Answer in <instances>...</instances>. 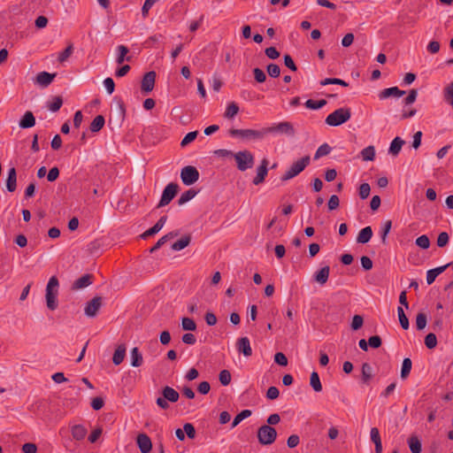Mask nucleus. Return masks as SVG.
<instances>
[{"mask_svg": "<svg viewBox=\"0 0 453 453\" xmlns=\"http://www.w3.org/2000/svg\"><path fill=\"white\" fill-rule=\"evenodd\" d=\"M362 381L365 384H368L372 379V367L368 363L362 365Z\"/></svg>", "mask_w": 453, "mask_h": 453, "instance_id": "36", "label": "nucleus"}, {"mask_svg": "<svg viewBox=\"0 0 453 453\" xmlns=\"http://www.w3.org/2000/svg\"><path fill=\"white\" fill-rule=\"evenodd\" d=\"M276 438L277 432L271 426L263 425L257 430V440L262 445H270L275 441Z\"/></svg>", "mask_w": 453, "mask_h": 453, "instance_id": "7", "label": "nucleus"}, {"mask_svg": "<svg viewBox=\"0 0 453 453\" xmlns=\"http://www.w3.org/2000/svg\"><path fill=\"white\" fill-rule=\"evenodd\" d=\"M405 143V142L401 137H395L390 144L389 147V153L396 156L399 154L403 145Z\"/></svg>", "mask_w": 453, "mask_h": 453, "instance_id": "29", "label": "nucleus"}, {"mask_svg": "<svg viewBox=\"0 0 453 453\" xmlns=\"http://www.w3.org/2000/svg\"><path fill=\"white\" fill-rule=\"evenodd\" d=\"M363 323H364L363 317L360 315H355L352 319L351 328L355 331L358 330L363 326Z\"/></svg>", "mask_w": 453, "mask_h": 453, "instance_id": "60", "label": "nucleus"}, {"mask_svg": "<svg viewBox=\"0 0 453 453\" xmlns=\"http://www.w3.org/2000/svg\"><path fill=\"white\" fill-rule=\"evenodd\" d=\"M392 227V221L391 220H386L383 222L381 232H380V237L382 243H386V240L388 237V233L390 232Z\"/></svg>", "mask_w": 453, "mask_h": 453, "instance_id": "41", "label": "nucleus"}, {"mask_svg": "<svg viewBox=\"0 0 453 453\" xmlns=\"http://www.w3.org/2000/svg\"><path fill=\"white\" fill-rule=\"evenodd\" d=\"M339 197L336 195H332L327 203L328 209L334 211L339 207Z\"/></svg>", "mask_w": 453, "mask_h": 453, "instance_id": "62", "label": "nucleus"}, {"mask_svg": "<svg viewBox=\"0 0 453 453\" xmlns=\"http://www.w3.org/2000/svg\"><path fill=\"white\" fill-rule=\"evenodd\" d=\"M91 283V276L85 274L74 281L73 288L74 289H80L89 286Z\"/></svg>", "mask_w": 453, "mask_h": 453, "instance_id": "30", "label": "nucleus"}, {"mask_svg": "<svg viewBox=\"0 0 453 453\" xmlns=\"http://www.w3.org/2000/svg\"><path fill=\"white\" fill-rule=\"evenodd\" d=\"M196 194H197V191L195 190L194 188H190V189L185 191L180 196V198L178 200V204L179 205L185 204L186 203H188V201L193 199L196 196Z\"/></svg>", "mask_w": 453, "mask_h": 453, "instance_id": "32", "label": "nucleus"}, {"mask_svg": "<svg viewBox=\"0 0 453 453\" xmlns=\"http://www.w3.org/2000/svg\"><path fill=\"white\" fill-rule=\"evenodd\" d=\"M63 104V100L60 96H55L53 101L49 104L48 108L50 111L56 112L58 111Z\"/></svg>", "mask_w": 453, "mask_h": 453, "instance_id": "51", "label": "nucleus"}, {"mask_svg": "<svg viewBox=\"0 0 453 453\" xmlns=\"http://www.w3.org/2000/svg\"><path fill=\"white\" fill-rule=\"evenodd\" d=\"M426 315L425 313H418L416 317V326L418 330H422L426 326Z\"/></svg>", "mask_w": 453, "mask_h": 453, "instance_id": "53", "label": "nucleus"}, {"mask_svg": "<svg viewBox=\"0 0 453 453\" xmlns=\"http://www.w3.org/2000/svg\"><path fill=\"white\" fill-rule=\"evenodd\" d=\"M268 163L266 158L262 159L260 165L257 169V175L252 181L254 185H259L265 180L268 173Z\"/></svg>", "mask_w": 453, "mask_h": 453, "instance_id": "14", "label": "nucleus"}, {"mask_svg": "<svg viewBox=\"0 0 453 453\" xmlns=\"http://www.w3.org/2000/svg\"><path fill=\"white\" fill-rule=\"evenodd\" d=\"M23 453H36L37 446L35 443L27 442L23 444L22 446Z\"/></svg>", "mask_w": 453, "mask_h": 453, "instance_id": "64", "label": "nucleus"}, {"mask_svg": "<svg viewBox=\"0 0 453 453\" xmlns=\"http://www.w3.org/2000/svg\"><path fill=\"white\" fill-rule=\"evenodd\" d=\"M409 448L411 451V453H420L422 450V445L420 440L416 436L412 435L411 436L408 441Z\"/></svg>", "mask_w": 453, "mask_h": 453, "instance_id": "28", "label": "nucleus"}, {"mask_svg": "<svg viewBox=\"0 0 453 453\" xmlns=\"http://www.w3.org/2000/svg\"><path fill=\"white\" fill-rule=\"evenodd\" d=\"M397 314H398V319H399V322L401 324V326L404 329V330H407L409 328V319L408 318L406 317L404 311H403V309L402 307H398L397 308Z\"/></svg>", "mask_w": 453, "mask_h": 453, "instance_id": "44", "label": "nucleus"}, {"mask_svg": "<svg viewBox=\"0 0 453 453\" xmlns=\"http://www.w3.org/2000/svg\"><path fill=\"white\" fill-rule=\"evenodd\" d=\"M425 344L427 349H434L437 345V338L434 333H429L425 337Z\"/></svg>", "mask_w": 453, "mask_h": 453, "instance_id": "47", "label": "nucleus"}, {"mask_svg": "<svg viewBox=\"0 0 453 453\" xmlns=\"http://www.w3.org/2000/svg\"><path fill=\"white\" fill-rule=\"evenodd\" d=\"M326 104V101L325 99H321L319 101H314L312 99H309L305 102V106L311 110H318L322 108Z\"/></svg>", "mask_w": 453, "mask_h": 453, "instance_id": "42", "label": "nucleus"}, {"mask_svg": "<svg viewBox=\"0 0 453 453\" xmlns=\"http://www.w3.org/2000/svg\"><path fill=\"white\" fill-rule=\"evenodd\" d=\"M274 362L281 366H286L288 365V358L282 352H277L274 355Z\"/></svg>", "mask_w": 453, "mask_h": 453, "instance_id": "61", "label": "nucleus"}, {"mask_svg": "<svg viewBox=\"0 0 453 453\" xmlns=\"http://www.w3.org/2000/svg\"><path fill=\"white\" fill-rule=\"evenodd\" d=\"M267 73L270 77L272 78H277L280 74V66L276 64H269L267 65Z\"/></svg>", "mask_w": 453, "mask_h": 453, "instance_id": "54", "label": "nucleus"}, {"mask_svg": "<svg viewBox=\"0 0 453 453\" xmlns=\"http://www.w3.org/2000/svg\"><path fill=\"white\" fill-rule=\"evenodd\" d=\"M449 237L448 233L441 232L439 234L437 238V245L440 248L445 247L449 242Z\"/></svg>", "mask_w": 453, "mask_h": 453, "instance_id": "59", "label": "nucleus"}, {"mask_svg": "<svg viewBox=\"0 0 453 453\" xmlns=\"http://www.w3.org/2000/svg\"><path fill=\"white\" fill-rule=\"evenodd\" d=\"M329 273L330 267L328 265H326L314 274V280L320 285H324L328 280Z\"/></svg>", "mask_w": 453, "mask_h": 453, "instance_id": "19", "label": "nucleus"}, {"mask_svg": "<svg viewBox=\"0 0 453 453\" xmlns=\"http://www.w3.org/2000/svg\"><path fill=\"white\" fill-rule=\"evenodd\" d=\"M252 414V411L250 410H243L239 414H237L233 422H232V428L235 427L236 426H238L243 419L250 417Z\"/></svg>", "mask_w": 453, "mask_h": 453, "instance_id": "35", "label": "nucleus"}, {"mask_svg": "<svg viewBox=\"0 0 453 453\" xmlns=\"http://www.w3.org/2000/svg\"><path fill=\"white\" fill-rule=\"evenodd\" d=\"M320 84L322 86L330 85V84L341 85L343 87L349 86V84L345 81L338 79V78H326L320 81Z\"/></svg>", "mask_w": 453, "mask_h": 453, "instance_id": "46", "label": "nucleus"}, {"mask_svg": "<svg viewBox=\"0 0 453 453\" xmlns=\"http://www.w3.org/2000/svg\"><path fill=\"white\" fill-rule=\"evenodd\" d=\"M118 56L116 58V62L119 65H121L125 60L130 61V57L127 56L129 52V50L125 45H119L117 47Z\"/></svg>", "mask_w": 453, "mask_h": 453, "instance_id": "27", "label": "nucleus"}, {"mask_svg": "<svg viewBox=\"0 0 453 453\" xmlns=\"http://www.w3.org/2000/svg\"><path fill=\"white\" fill-rule=\"evenodd\" d=\"M444 100L453 108V81L444 88Z\"/></svg>", "mask_w": 453, "mask_h": 453, "instance_id": "37", "label": "nucleus"}, {"mask_svg": "<svg viewBox=\"0 0 453 453\" xmlns=\"http://www.w3.org/2000/svg\"><path fill=\"white\" fill-rule=\"evenodd\" d=\"M180 179L184 185L190 186L198 180V171L195 166L188 165L181 169Z\"/></svg>", "mask_w": 453, "mask_h": 453, "instance_id": "8", "label": "nucleus"}, {"mask_svg": "<svg viewBox=\"0 0 453 453\" xmlns=\"http://www.w3.org/2000/svg\"><path fill=\"white\" fill-rule=\"evenodd\" d=\"M231 373L228 370H222L219 372V380L223 386H227L231 382Z\"/></svg>", "mask_w": 453, "mask_h": 453, "instance_id": "49", "label": "nucleus"}, {"mask_svg": "<svg viewBox=\"0 0 453 453\" xmlns=\"http://www.w3.org/2000/svg\"><path fill=\"white\" fill-rule=\"evenodd\" d=\"M236 348L240 353H242L245 357H250L252 355V349L248 337H241L236 342Z\"/></svg>", "mask_w": 453, "mask_h": 453, "instance_id": "15", "label": "nucleus"}, {"mask_svg": "<svg viewBox=\"0 0 453 453\" xmlns=\"http://www.w3.org/2000/svg\"><path fill=\"white\" fill-rule=\"evenodd\" d=\"M181 326L186 331H194L196 328V324L192 319L183 318Z\"/></svg>", "mask_w": 453, "mask_h": 453, "instance_id": "48", "label": "nucleus"}, {"mask_svg": "<svg viewBox=\"0 0 453 453\" xmlns=\"http://www.w3.org/2000/svg\"><path fill=\"white\" fill-rule=\"evenodd\" d=\"M184 433L189 439H195L196 436V428L190 423H186L184 425Z\"/></svg>", "mask_w": 453, "mask_h": 453, "instance_id": "56", "label": "nucleus"}, {"mask_svg": "<svg viewBox=\"0 0 453 453\" xmlns=\"http://www.w3.org/2000/svg\"><path fill=\"white\" fill-rule=\"evenodd\" d=\"M350 117L351 111L349 108H339L326 117V123L328 126L337 127L347 122Z\"/></svg>", "mask_w": 453, "mask_h": 453, "instance_id": "4", "label": "nucleus"}, {"mask_svg": "<svg viewBox=\"0 0 453 453\" xmlns=\"http://www.w3.org/2000/svg\"><path fill=\"white\" fill-rule=\"evenodd\" d=\"M55 76H56V73L41 72L36 75L35 82L38 85H40L43 88H46L53 81V79L55 78Z\"/></svg>", "mask_w": 453, "mask_h": 453, "instance_id": "16", "label": "nucleus"}, {"mask_svg": "<svg viewBox=\"0 0 453 453\" xmlns=\"http://www.w3.org/2000/svg\"><path fill=\"white\" fill-rule=\"evenodd\" d=\"M412 363L409 357L403 359L401 369V377L405 379L409 376L411 370Z\"/></svg>", "mask_w": 453, "mask_h": 453, "instance_id": "38", "label": "nucleus"}, {"mask_svg": "<svg viewBox=\"0 0 453 453\" xmlns=\"http://www.w3.org/2000/svg\"><path fill=\"white\" fill-rule=\"evenodd\" d=\"M405 94V91L399 89L397 87H391L383 89L379 94L380 99H386L391 96L400 97Z\"/></svg>", "mask_w": 453, "mask_h": 453, "instance_id": "20", "label": "nucleus"}, {"mask_svg": "<svg viewBox=\"0 0 453 453\" xmlns=\"http://www.w3.org/2000/svg\"><path fill=\"white\" fill-rule=\"evenodd\" d=\"M103 299L101 296H95L89 302L87 303L84 312L88 318H94L97 315L98 311L102 307Z\"/></svg>", "mask_w": 453, "mask_h": 453, "instance_id": "11", "label": "nucleus"}, {"mask_svg": "<svg viewBox=\"0 0 453 453\" xmlns=\"http://www.w3.org/2000/svg\"><path fill=\"white\" fill-rule=\"evenodd\" d=\"M369 346L373 349H378L381 346L382 341L379 335L371 336L368 340Z\"/></svg>", "mask_w": 453, "mask_h": 453, "instance_id": "63", "label": "nucleus"}, {"mask_svg": "<svg viewBox=\"0 0 453 453\" xmlns=\"http://www.w3.org/2000/svg\"><path fill=\"white\" fill-rule=\"evenodd\" d=\"M253 73H254V78L255 80L258 82V83H262V82H265V80H266V75L265 73V72L258 68V67H256L254 68L253 70Z\"/></svg>", "mask_w": 453, "mask_h": 453, "instance_id": "57", "label": "nucleus"}, {"mask_svg": "<svg viewBox=\"0 0 453 453\" xmlns=\"http://www.w3.org/2000/svg\"><path fill=\"white\" fill-rule=\"evenodd\" d=\"M126 345L124 343L118 345L117 349H115L112 357V363L115 365H120L126 356Z\"/></svg>", "mask_w": 453, "mask_h": 453, "instance_id": "22", "label": "nucleus"}, {"mask_svg": "<svg viewBox=\"0 0 453 453\" xmlns=\"http://www.w3.org/2000/svg\"><path fill=\"white\" fill-rule=\"evenodd\" d=\"M238 111L239 106L237 105V104L232 102L226 107V110L225 111V117L227 119H233L238 113Z\"/></svg>", "mask_w": 453, "mask_h": 453, "instance_id": "43", "label": "nucleus"}, {"mask_svg": "<svg viewBox=\"0 0 453 453\" xmlns=\"http://www.w3.org/2000/svg\"><path fill=\"white\" fill-rule=\"evenodd\" d=\"M189 242H190V236H188V235L183 236L180 240H178L177 242L173 243L172 250H176V251L181 250L184 248H186L189 244Z\"/></svg>", "mask_w": 453, "mask_h": 453, "instance_id": "34", "label": "nucleus"}, {"mask_svg": "<svg viewBox=\"0 0 453 453\" xmlns=\"http://www.w3.org/2000/svg\"><path fill=\"white\" fill-rule=\"evenodd\" d=\"M73 46L70 43L61 53L58 55V61L63 63L65 62L73 53Z\"/></svg>", "mask_w": 453, "mask_h": 453, "instance_id": "50", "label": "nucleus"}, {"mask_svg": "<svg viewBox=\"0 0 453 453\" xmlns=\"http://www.w3.org/2000/svg\"><path fill=\"white\" fill-rule=\"evenodd\" d=\"M155 80H156V73L154 71L146 73L142 80V84H141V88H142V92H144L146 94L151 92L155 86Z\"/></svg>", "mask_w": 453, "mask_h": 453, "instance_id": "12", "label": "nucleus"}, {"mask_svg": "<svg viewBox=\"0 0 453 453\" xmlns=\"http://www.w3.org/2000/svg\"><path fill=\"white\" fill-rule=\"evenodd\" d=\"M6 188L9 192H14L17 188V173L14 167L8 171Z\"/></svg>", "mask_w": 453, "mask_h": 453, "instance_id": "18", "label": "nucleus"}, {"mask_svg": "<svg viewBox=\"0 0 453 453\" xmlns=\"http://www.w3.org/2000/svg\"><path fill=\"white\" fill-rule=\"evenodd\" d=\"M449 265V264L444 265L442 266H439L431 270H428L426 273V283L431 285L435 280L436 277L443 273L446 268Z\"/></svg>", "mask_w": 453, "mask_h": 453, "instance_id": "24", "label": "nucleus"}, {"mask_svg": "<svg viewBox=\"0 0 453 453\" xmlns=\"http://www.w3.org/2000/svg\"><path fill=\"white\" fill-rule=\"evenodd\" d=\"M370 436L371 441L375 445V453H382V444L379 429L377 427H372Z\"/></svg>", "mask_w": 453, "mask_h": 453, "instance_id": "21", "label": "nucleus"}, {"mask_svg": "<svg viewBox=\"0 0 453 453\" xmlns=\"http://www.w3.org/2000/svg\"><path fill=\"white\" fill-rule=\"evenodd\" d=\"M311 163L310 156H304L296 162L281 175V181L289 180L300 174Z\"/></svg>", "mask_w": 453, "mask_h": 453, "instance_id": "2", "label": "nucleus"}, {"mask_svg": "<svg viewBox=\"0 0 453 453\" xmlns=\"http://www.w3.org/2000/svg\"><path fill=\"white\" fill-rule=\"evenodd\" d=\"M416 245L421 249L426 250L430 246V241L427 235L423 234L416 239Z\"/></svg>", "mask_w": 453, "mask_h": 453, "instance_id": "52", "label": "nucleus"}, {"mask_svg": "<svg viewBox=\"0 0 453 453\" xmlns=\"http://www.w3.org/2000/svg\"><path fill=\"white\" fill-rule=\"evenodd\" d=\"M198 135V131H193V132H189L188 134H187L185 135V137L182 139L181 142H180V146L181 147H185L186 145H188V143H190L191 142H193L194 140H196V138L197 137Z\"/></svg>", "mask_w": 453, "mask_h": 453, "instance_id": "55", "label": "nucleus"}, {"mask_svg": "<svg viewBox=\"0 0 453 453\" xmlns=\"http://www.w3.org/2000/svg\"><path fill=\"white\" fill-rule=\"evenodd\" d=\"M176 234H173V233H169L164 236H162L157 242L156 244L150 249V253H153L155 252L156 250H157L158 249H160L169 239H172L173 236H175Z\"/></svg>", "mask_w": 453, "mask_h": 453, "instance_id": "39", "label": "nucleus"}, {"mask_svg": "<svg viewBox=\"0 0 453 453\" xmlns=\"http://www.w3.org/2000/svg\"><path fill=\"white\" fill-rule=\"evenodd\" d=\"M310 384L315 392L322 391V384L320 382V379L317 372H311L310 378Z\"/></svg>", "mask_w": 453, "mask_h": 453, "instance_id": "33", "label": "nucleus"}, {"mask_svg": "<svg viewBox=\"0 0 453 453\" xmlns=\"http://www.w3.org/2000/svg\"><path fill=\"white\" fill-rule=\"evenodd\" d=\"M179 189V186L174 183L171 182L165 188L161 199L158 203V207L165 206L167 205L176 196Z\"/></svg>", "mask_w": 453, "mask_h": 453, "instance_id": "10", "label": "nucleus"}, {"mask_svg": "<svg viewBox=\"0 0 453 453\" xmlns=\"http://www.w3.org/2000/svg\"><path fill=\"white\" fill-rule=\"evenodd\" d=\"M330 152H331V147L327 143H324L318 148V150L314 155V159H319V157H321L323 156L328 155Z\"/></svg>", "mask_w": 453, "mask_h": 453, "instance_id": "45", "label": "nucleus"}, {"mask_svg": "<svg viewBox=\"0 0 453 453\" xmlns=\"http://www.w3.org/2000/svg\"><path fill=\"white\" fill-rule=\"evenodd\" d=\"M136 443L141 453H150L151 451L152 442L146 434H139L136 437Z\"/></svg>", "mask_w": 453, "mask_h": 453, "instance_id": "13", "label": "nucleus"}, {"mask_svg": "<svg viewBox=\"0 0 453 453\" xmlns=\"http://www.w3.org/2000/svg\"><path fill=\"white\" fill-rule=\"evenodd\" d=\"M229 134L233 137H240L247 141L262 140L265 137L264 127L260 130L232 128L229 130Z\"/></svg>", "mask_w": 453, "mask_h": 453, "instance_id": "3", "label": "nucleus"}, {"mask_svg": "<svg viewBox=\"0 0 453 453\" xmlns=\"http://www.w3.org/2000/svg\"><path fill=\"white\" fill-rule=\"evenodd\" d=\"M35 125V118L32 111H27L20 119L19 126L20 128H30Z\"/></svg>", "mask_w": 453, "mask_h": 453, "instance_id": "17", "label": "nucleus"}, {"mask_svg": "<svg viewBox=\"0 0 453 453\" xmlns=\"http://www.w3.org/2000/svg\"><path fill=\"white\" fill-rule=\"evenodd\" d=\"M371 187L368 183H363L359 187V196L361 199H365L369 196Z\"/></svg>", "mask_w": 453, "mask_h": 453, "instance_id": "58", "label": "nucleus"}, {"mask_svg": "<svg viewBox=\"0 0 453 453\" xmlns=\"http://www.w3.org/2000/svg\"><path fill=\"white\" fill-rule=\"evenodd\" d=\"M59 282L56 276L50 278L46 287V303L50 311H55L58 308L57 296L58 295Z\"/></svg>", "mask_w": 453, "mask_h": 453, "instance_id": "1", "label": "nucleus"}, {"mask_svg": "<svg viewBox=\"0 0 453 453\" xmlns=\"http://www.w3.org/2000/svg\"><path fill=\"white\" fill-rule=\"evenodd\" d=\"M105 120L104 116L97 115L91 122L89 129L93 133L100 131L104 126Z\"/></svg>", "mask_w": 453, "mask_h": 453, "instance_id": "31", "label": "nucleus"}, {"mask_svg": "<svg viewBox=\"0 0 453 453\" xmlns=\"http://www.w3.org/2000/svg\"><path fill=\"white\" fill-rule=\"evenodd\" d=\"M234 157L236 162L237 169L241 172L252 168L255 164L253 154L246 150L234 153Z\"/></svg>", "mask_w": 453, "mask_h": 453, "instance_id": "6", "label": "nucleus"}, {"mask_svg": "<svg viewBox=\"0 0 453 453\" xmlns=\"http://www.w3.org/2000/svg\"><path fill=\"white\" fill-rule=\"evenodd\" d=\"M372 236V229L371 226H365L361 229L357 237V243H367Z\"/></svg>", "mask_w": 453, "mask_h": 453, "instance_id": "25", "label": "nucleus"}, {"mask_svg": "<svg viewBox=\"0 0 453 453\" xmlns=\"http://www.w3.org/2000/svg\"><path fill=\"white\" fill-rule=\"evenodd\" d=\"M130 357H131V365L132 366L139 367L142 365V362H143L142 355L139 351L137 347H134L131 349Z\"/></svg>", "mask_w": 453, "mask_h": 453, "instance_id": "26", "label": "nucleus"}, {"mask_svg": "<svg viewBox=\"0 0 453 453\" xmlns=\"http://www.w3.org/2000/svg\"><path fill=\"white\" fill-rule=\"evenodd\" d=\"M180 394L173 388L165 386L162 388V396L157 397L156 403L162 410L169 408L168 402L176 403L179 400Z\"/></svg>", "mask_w": 453, "mask_h": 453, "instance_id": "5", "label": "nucleus"}, {"mask_svg": "<svg viewBox=\"0 0 453 453\" xmlns=\"http://www.w3.org/2000/svg\"><path fill=\"white\" fill-rule=\"evenodd\" d=\"M264 129L265 132V136L268 134H272V133H280V134H288V135H294V134H295V130H294L292 124L290 122H287V121L275 124L272 127H264Z\"/></svg>", "mask_w": 453, "mask_h": 453, "instance_id": "9", "label": "nucleus"}, {"mask_svg": "<svg viewBox=\"0 0 453 453\" xmlns=\"http://www.w3.org/2000/svg\"><path fill=\"white\" fill-rule=\"evenodd\" d=\"M88 430L82 425H74L71 427V434L74 440L81 441L87 435Z\"/></svg>", "mask_w": 453, "mask_h": 453, "instance_id": "23", "label": "nucleus"}, {"mask_svg": "<svg viewBox=\"0 0 453 453\" xmlns=\"http://www.w3.org/2000/svg\"><path fill=\"white\" fill-rule=\"evenodd\" d=\"M362 157L365 161H372L375 157V150L373 146H368L361 151Z\"/></svg>", "mask_w": 453, "mask_h": 453, "instance_id": "40", "label": "nucleus"}]
</instances>
